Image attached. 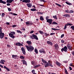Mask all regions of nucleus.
Masks as SVG:
<instances>
[{"instance_id":"58836bf2","label":"nucleus","mask_w":74,"mask_h":74,"mask_svg":"<svg viewBox=\"0 0 74 74\" xmlns=\"http://www.w3.org/2000/svg\"><path fill=\"white\" fill-rule=\"evenodd\" d=\"M40 2H44V3H46L47 1L44 0H39Z\"/></svg>"},{"instance_id":"a19ab883","label":"nucleus","mask_w":74,"mask_h":74,"mask_svg":"<svg viewBox=\"0 0 74 74\" xmlns=\"http://www.w3.org/2000/svg\"><path fill=\"white\" fill-rule=\"evenodd\" d=\"M20 58H21V59H25V57H24V56H20Z\"/></svg>"},{"instance_id":"7c9ffc66","label":"nucleus","mask_w":74,"mask_h":74,"mask_svg":"<svg viewBox=\"0 0 74 74\" xmlns=\"http://www.w3.org/2000/svg\"><path fill=\"white\" fill-rule=\"evenodd\" d=\"M52 25H58V24L55 21L53 22L52 23Z\"/></svg>"},{"instance_id":"c03bdc74","label":"nucleus","mask_w":74,"mask_h":74,"mask_svg":"<svg viewBox=\"0 0 74 74\" xmlns=\"http://www.w3.org/2000/svg\"><path fill=\"white\" fill-rule=\"evenodd\" d=\"M32 72L33 74H36V73H35V71H34V70H33L32 71Z\"/></svg>"},{"instance_id":"de8ad7c7","label":"nucleus","mask_w":74,"mask_h":74,"mask_svg":"<svg viewBox=\"0 0 74 74\" xmlns=\"http://www.w3.org/2000/svg\"><path fill=\"white\" fill-rule=\"evenodd\" d=\"M65 71L66 74H69L68 73V72H67V69H65Z\"/></svg>"},{"instance_id":"72a5a7b5","label":"nucleus","mask_w":74,"mask_h":74,"mask_svg":"<svg viewBox=\"0 0 74 74\" xmlns=\"http://www.w3.org/2000/svg\"><path fill=\"white\" fill-rule=\"evenodd\" d=\"M35 52L36 54H37V53H38V50H37V49H35Z\"/></svg>"},{"instance_id":"a18cd8bd","label":"nucleus","mask_w":74,"mask_h":74,"mask_svg":"<svg viewBox=\"0 0 74 74\" xmlns=\"http://www.w3.org/2000/svg\"><path fill=\"white\" fill-rule=\"evenodd\" d=\"M7 8L9 11H11V9L10 8H9L8 7H7Z\"/></svg>"},{"instance_id":"1a4fd4ad","label":"nucleus","mask_w":74,"mask_h":74,"mask_svg":"<svg viewBox=\"0 0 74 74\" xmlns=\"http://www.w3.org/2000/svg\"><path fill=\"white\" fill-rule=\"evenodd\" d=\"M26 25H30L32 26L33 25L32 21H27L26 22Z\"/></svg>"},{"instance_id":"e2e57ef3","label":"nucleus","mask_w":74,"mask_h":74,"mask_svg":"<svg viewBox=\"0 0 74 74\" xmlns=\"http://www.w3.org/2000/svg\"><path fill=\"white\" fill-rule=\"evenodd\" d=\"M48 18H49V16H47L46 17V20H48Z\"/></svg>"},{"instance_id":"a878e982","label":"nucleus","mask_w":74,"mask_h":74,"mask_svg":"<svg viewBox=\"0 0 74 74\" xmlns=\"http://www.w3.org/2000/svg\"><path fill=\"white\" fill-rule=\"evenodd\" d=\"M16 58H17V55H12V58L13 59H16Z\"/></svg>"},{"instance_id":"5fc2aeb1","label":"nucleus","mask_w":74,"mask_h":74,"mask_svg":"<svg viewBox=\"0 0 74 74\" xmlns=\"http://www.w3.org/2000/svg\"><path fill=\"white\" fill-rule=\"evenodd\" d=\"M71 53L73 56H74V51H72Z\"/></svg>"},{"instance_id":"6e6552de","label":"nucleus","mask_w":74,"mask_h":74,"mask_svg":"<svg viewBox=\"0 0 74 74\" xmlns=\"http://www.w3.org/2000/svg\"><path fill=\"white\" fill-rule=\"evenodd\" d=\"M4 36V33H0V38L1 39L3 38V37Z\"/></svg>"},{"instance_id":"c9c22d12","label":"nucleus","mask_w":74,"mask_h":74,"mask_svg":"<svg viewBox=\"0 0 74 74\" xmlns=\"http://www.w3.org/2000/svg\"><path fill=\"white\" fill-rule=\"evenodd\" d=\"M10 33L13 34V35H15V32H11Z\"/></svg>"},{"instance_id":"7ed1b4c3","label":"nucleus","mask_w":74,"mask_h":74,"mask_svg":"<svg viewBox=\"0 0 74 74\" xmlns=\"http://www.w3.org/2000/svg\"><path fill=\"white\" fill-rule=\"evenodd\" d=\"M67 50H68L67 47V46H65L63 48L61 49V51L62 52H63V51H64L65 52H67Z\"/></svg>"},{"instance_id":"39448f33","label":"nucleus","mask_w":74,"mask_h":74,"mask_svg":"<svg viewBox=\"0 0 74 74\" xmlns=\"http://www.w3.org/2000/svg\"><path fill=\"white\" fill-rule=\"evenodd\" d=\"M73 24L70 23H67V24H65L64 25V30H66L67 29V26H73Z\"/></svg>"},{"instance_id":"5701e85b","label":"nucleus","mask_w":74,"mask_h":74,"mask_svg":"<svg viewBox=\"0 0 74 74\" xmlns=\"http://www.w3.org/2000/svg\"><path fill=\"white\" fill-rule=\"evenodd\" d=\"M21 44V43L19 42H16L15 44V45L16 46H19L20 47V45Z\"/></svg>"},{"instance_id":"bb28decb","label":"nucleus","mask_w":74,"mask_h":74,"mask_svg":"<svg viewBox=\"0 0 74 74\" xmlns=\"http://www.w3.org/2000/svg\"><path fill=\"white\" fill-rule=\"evenodd\" d=\"M4 69H6L7 71H10V69H8V68H7V67H6L5 66H4Z\"/></svg>"},{"instance_id":"6e6d98bb","label":"nucleus","mask_w":74,"mask_h":74,"mask_svg":"<svg viewBox=\"0 0 74 74\" xmlns=\"http://www.w3.org/2000/svg\"><path fill=\"white\" fill-rule=\"evenodd\" d=\"M2 27H0V32H1V33L2 32Z\"/></svg>"},{"instance_id":"f03ea898","label":"nucleus","mask_w":74,"mask_h":74,"mask_svg":"<svg viewBox=\"0 0 74 74\" xmlns=\"http://www.w3.org/2000/svg\"><path fill=\"white\" fill-rule=\"evenodd\" d=\"M31 38H32V40H33V39H35L36 40H38V38L37 37V36L36 35L33 34L32 35V36H30Z\"/></svg>"},{"instance_id":"79ce46f5","label":"nucleus","mask_w":74,"mask_h":74,"mask_svg":"<svg viewBox=\"0 0 74 74\" xmlns=\"http://www.w3.org/2000/svg\"><path fill=\"white\" fill-rule=\"evenodd\" d=\"M35 63V62L34 61H33L32 62V64L33 65V66H34V63Z\"/></svg>"},{"instance_id":"09e8293b","label":"nucleus","mask_w":74,"mask_h":74,"mask_svg":"<svg viewBox=\"0 0 74 74\" xmlns=\"http://www.w3.org/2000/svg\"><path fill=\"white\" fill-rule=\"evenodd\" d=\"M4 15H5V13H2L1 14V16L2 17H4Z\"/></svg>"},{"instance_id":"49530a36","label":"nucleus","mask_w":74,"mask_h":74,"mask_svg":"<svg viewBox=\"0 0 74 74\" xmlns=\"http://www.w3.org/2000/svg\"><path fill=\"white\" fill-rule=\"evenodd\" d=\"M48 64H51V61L50 60H49L48 61Z\"/></svg>"},{"instance_id":"0eeeda50","label":"nucleus","mask_w":74,"mask_h":74,"mask_svg":"<svg viewBox=\"0 0 74 74\" xmlns=\"http://www.w3.org/2000/svg\"><path fill=\"white\" fill-rule=\"evenodd\" d=\"M39 52L40 53H46L44 49H42L41 50H39Z\"/></svg>"},{"instance_id":"0e129e2a","label":"nucleus","mask_w":74,"mask_h":74,"mask_svg":"<svg viewBox=\"0 0 74 74\" xmlns=\"http://www.w3.org/2000/svg\"><path fill=\"white\" fill-rule=\"evenodd\" d=\"M6 25H10V23H8V22H7L6 23Z\"/></svg>"},{"instance_id":"423d86ee","label":"nucleus","mask_w":74,"mask_h":74,"mask_svg":"<svg viewBox=\"0 0 74 74\" xmlns=\"http://www.w3.org/2000/svg\"><path fill=\"white\" fill-rule=\"evenodd\" d=\"M47 22L48 23H49V25H52V19H48L47 20Z\"/></svg>"},{"instance_id":"c85d7f7f","label":"nucleus","mask_w":74,"mask_h":74,"mask_svg":"<svg viewBox=\"0 0 74 74\" xmlns=\"http://www.w3.org/2000/svg\"><path fill=\"white\" fill-rule=\"evenodd\" d=\"M40 19L41 21H44V19L42 16H41L40 17Z\"/></svg>"},{"instance_id":"4468645a","label":"nucleus","mask_w":74,"mask_h":74,"mask_svg":"<svg viewBox=\"0 0 74 74\" xmlns=\"http://www.w3.org/2000/svg\"><path fill=\"white\" fill-rule=\"evenodd\" d=\"M56 64V65L57 66H59V67H60L61 66V64L60 63V62H59L58 61H56L55 62Z\"/></svg>"},{"instance_id":"6ab92c4d","label":"nucleus","mask_w":74,"mask_h":74,"mask_svg":"<svg viewBox=\"0 0 74 74\" xmlns=\"http://www.w3.org/2000/svg\"><path fill=\"white\" fill-rule=\"evenodd\" d=\"M13 1V0H7L6 1L7 3H11Z\"/></svg>"},{"instance_id":"ddd939ff","label":"nucleus","mask_w":74,"mask_h":74,"mask_svg":"<svg viewBox=\"0 0 74 74\" xmlns=\"http://www.w3.org/2000/svg\"><path fill=\"white\" fill-rule=\"evenodd\" d=\"M22 2H23V3H27L30 2V0H23Z\"/></svg>"},{"instance_id":"20e7f679","label":"nucleus","mask_w":74,"mask_h":74,"mask_svg":"<svg viewBox=\"0 0 74 74\" xmlns=\"http://www.w3.org/2000/svg\"><path fill=\"white\" fill-rule=\"evenodd\" d=\"M45 67H48L49 66H51V67H53V65L52 64H49L47 62L44 64Z\"/></svg>"},{"instance_id":"b1692460","label":"nucleus","mask_w":74,"mask_h":74,"mask_svg":"<svg viewBox=\"0 0 74 74\" xmlns=\"http://www.w3.org/2000/svg\"><path fill=\"white\" fill-rule=\"evenodd\" d=\"M65 3L66 4H67L69 5H72V3H69L67 2H65Z\"/></svg>"},{"instance_id":"f704fd0d","label":"nucleus","mask_w":74,"mask_h":74,"mask_svg":"<svg viewBox=\"0 0 74 74\" xmlns=\"http://www.w3.org/2000/svg\"><path fill=\"white\" fill-rule=\"evenodd\" d=\"M44 13L43 12H37V14H38V15H40V14H43Z\"/></svg>"},{"instance_id":"e433bc0d","label":"nucleus","mask_w":74,"mask_h":74,"mask_svg":"<svg viewBox=\"0 0 74 74\" xmlns=\"http://www.w3.org/2000/svg\"><path fill=\"white\" fill-rule=\"evenodd\" d=\"M23 64H25L26 66H27V62L26 61H25L24 62H23Z\"/></svg>"},{"instance_id":"393cba45","label":"nucleus","mask_w":74,"mask_h":74,"mask_svg":"<svg viewBox=\"0 0 74 74\" xmlns=\"http://www.w3.org/2000/svg\"><path fill=\"white\" fill-rule=\"evenodd\" d=\"M27 43L28 45H31V44H32V42L29 40L27 41Z\"/></svg>"},{"instance_id":"c756f323","label":"nucleus","mask_w":74,"mask_h":74,"mask_svg":"<svg viewBox=\"0 0 74 74\" xmlns=\"http://www.w3.org/2000/svg\"><path fill=\"white\" fill-rule=\"evenodd\" d=\"M42 62H43V63H46L47 62V61L44 60L42 59Z\"/></svg>"},{"instance_id":"37998d69","label":"nucleus","mask_w":74,"mask_h":74,"mask_svg":"<svg viewBox=\"0 0 74 74\" xmlns=\"http://www.w3.org/2000/svg\"><path fill=\"white\" fill-rule=\"evenodd\" d=\"M71 28L73 30H74V26H72L71 27Z\"/></svg>"},{"instance_id":"2eb2a0df","label":"nucleus","mask_w":74,"mask_h":74,"mask_svg":"<svg viewBox=\"0 0 74 74\" xmlns=\"http://www.w3.org/2000/svg\"><path fill=\"white\" fill-rule=\"evenodd\" d=\"M26 5H27L28 7H29V8H30L32 6V4L30 3H27L26 4Z\"/></svg>"},{"instance_id":"4c0bfd02","label":"nucleus","mask_w":74,"mask_h":74,"mask_svg":"<svg viewBox=\"0 0 74 74\" xmlns=\"http://www.w3.org/2000/svg\"><path fill=\"white\" fill-rule=\"evenodd\" d=\"M39 32L40 34H44V32H42L41 31H39Z\"/></svg>"},{"instance_id":"338daca9","label":"nucleus","mask_w":74,"mask_h":74,"mask_svg":"<svg viewBox=\"0 0 74 74\" xmlns=\"http://www.w3.org/2000/svg\"><path fill=\"white\" fill-rule=\"evenodd\" d=\"M34 33V31H33V30H32V31H31L30 32V34H32V33Z\"/></svg>"},{"instance_id":"13d9d810","label":"nucleus","mask_w":74,"mask_h":74,"mask_svg":"<svg viewBox=\"0 0 74 74\" xmlns=\"http://www.w3.org/2000/svg\"><path fill=\"white\" fill-rule=\"evenodd\" d=\"M6 5L8 6H10L11 5V4H10V3H8L6 4Z\"/></svg>"},{"instance_id":"bf43d9fd","label":"nucleus","mask_w":74,"mask_h":74,"mask_svg":"<svg viewBox=\"0 0 74 74\" xmlns=\"http://www.w3.org/2000/svg\"><path fill=\"white\" fill-rule=\"evenodd\" d=\"M61 42L62 43H64V40H61Z\"/></svg>"},{"instance_id":"9d476101","label":"nucleus","mask_w":74,"mask_h":74,"mask_svg":"<svg viewBox=\"0 0 74 74\" xmlns=\"http://www.w3.org/2000/svg\"><path fill=\"white\" fill-rule=\"evenodd\" d=\"M21 50L22 51L23 54H24V55H25V54L26 53V51H25V49L24 47H22L21 48Z\"/></svg>"},{"instance_id":"8fccbe9b","label":"nucleus","mask_w":74,"mask_h":74,"mask_svg":"<svg viewBox=\"0 0 74 74\" xmlns=\"http://www.w3.org/2000/svg\"><path fill=\"white\" fill-rule=\"evenodd\" d=\"M74 12V11L72 10H71L69 11V13H73Z\"/></svg>"},{"instance_id":"2f4dec72","label":"nucleus","mask_w":74,"mask_h":74,"mask_svg":"<svg viewBox=\"0 0 74 74\" xmlns=\"http://www.w3.org/2000/svg\"><path fill=\"white\" fill-rule=\"evenodd\" d=\"M55 4H56V5H58V7H62V5H61L60 4L57 3H55Z\"/></svg>"},{"instance_id":"4d7b16f0","label":"nucleus","mask_w":74,"mask_h":74,"mask_svg":"<svg viewBox=\"0 0 74 74\" xmlns=\"http://www.w3.org/2000/svg\"><path fill=\"white\" fill-rule=\"evenodd\" d=\"M2 3L3 4H6V2L3 1Z\"/></svg>"},{"instance_id":"f8f14e48","label":"nucleus","mask_w":74,"mask_h":74,"mask_svg":"<svg viewBox=\"0 0 74 74\" xmlns=\"http://www.w3.org/2000/svg\"><path fill=\"white\" fill-rule=\"evenodd\" d=\"M9 35L10 37H11V38H15V36L11 33H9Z\"/></svg>"},{"instance_id":"774afa93","label":"nucleus","mask_w":74,"mask_h":74,"mask_svg":"<svg viewBox=\"0 0 74 74\" xmlns=\"http://www.w3.org/2000/svg\"><path fill=\"white\" fill-rule=\"evenodd\" d=\"M55 34L54 33H51L50 34V35L52 36V35H53L54 34Z\"/></svg>"},{"instance_id":"3c124183","label":"nucleus","mask_w":74,"mask_h":74,"mask_svg":"<svg viewBox=\"0 0 74 74\" xmlns=\"http://www.w3.org/2000/svg\"><path fill=\"white\" fill-rule=\"evenodd\" d=\"M65 12H67V13H70V11L69 10H65Z\"/></svg>"},{"instance_id":"a211bd4d","label":"nucleus","mask_w":74,"mask_h":74,"mask_svg":"<svg viewBox=\"0 0 74 74\" xmlns=\"http://www.w3.org/2000/svg\"><path fill=\"white\" fill-rule=\"evenodd\" d=\"M4 62H5V61L4 60H1V61L0 62V63L3 64H4Z\"/></svg>"},{"instance_id":"f257e3e1","label":"nucleus","mask_w":74,"mask_h":74,"mask_svg":"<svg viewBox=\"0 0 74 74\" xmlns=\"http://www.w3.org/2000/svg\"><path fill=\"white\" fill-rule=\"evenodd\" d=\"M25 47L29 52H32L34 50V47L31 45H30L29 46L25 45Z\"/></svg>"},{"instance_id":"dca6fc26","label":"nucleus","mask_w":74,"mask_h":74,"mask_svg":"<svg viewBox=\"0 0 74 74\" xmlns=\"http://www.w3.org/2000/svg\"><path fill=\"white\" fill-rule=\"evenodd\" d=\"M54 47L56 49H57L59 48V45L58 44H55L54 45Z\"/></svg>"},{"instance_id":"680f3d73","label":"nucleus","mask_w":74,"mask_h":74,"mask_svg":"<svg viewBox=\"0 0 74 74\" xmlns=\"http://www.w3.org/2000/svg\"><path fill=\"white\" fill-rule=\"evenodd\" d=\"M37 5H40V6H42V7H44V5H42L37 4Z\"/></svg>"},{"instance_id":"4be33fe9","label":"nucleus","mask_w":74,"mask_h":74,"mask_svg":"<svg viewBox=\"0 0 74 74\" xmlns=\"http://www.w3.org/2000/svg\"><path fill=\"white\" fill-rule=\"evenodd\" d=\"M40 66H41V65L38 64V65L34 66L33 67L34 69H36V68H37V67H40Z\"/></svg>"},{"instance_id":"9b49d317","label":"nucleus","mask_w":74,"mask_h":74,"mask_svg":"<svg viewBox=\"0 0 74 74\" xmlns=\"http://www.w3.org/2000/svg\"><path fill=\"white\" fill-rule=\"evenodd\" d=\"M47 44L50 45L51 46H52V45H53V43H52V42L51 41H47Z\"/></svg>"},{"instance_id":"052dcab7","label":"nucleus","mask_w":74,"mask_h":74,"mask_svg":"<svg viewBox=\"0 0 74 74\" xmlns=\"http://www.w3.org/2000/svg\"><path fill=\"white\" fill-rule=\"evenodd\" d=\"M64 36V34H62L61 36V38H63V37Z\"/></svg>"},{"instance_id":"ea45409f","label":"nucleus","mask_w":74,"mask_h":74,"mask_svg":"<svg viewBox=\"0 0 74 74\" xmlns=\"http://www.w3.org/2000/svg\"><path fill=\"white\" fill-rule=\"evenodd\" d=\"M16 32H17V33H21V34H22V32L21 31L19 30H17Z\"/></svg>"},{"instance_id":"412c9836","label":"nucleus","mask_w":74,"mask_h":74,"mask_svg":"<svg viewBox=\"0 0 74 74\" xmlns=\"http://www.w3.org/2000/svg\"><path fill=\"white\" fill-rule=\"evenodd\" d=\"M67 47L68 49H70V48H72V46L70 44H68L67 45Z\"/></svg>"},{"instance_id":"aec40b11","label":"nucleus","mask_w":74,"mask_h":74,"mask_svg":"<svg viewBox=\"0 0 74 74\" xmlns=\"http://www.w3.org/2000/svg\"><path fill=\"white\" fill-rule=\"evenodd\" d=\"M9 14H11L12 15H14L15 16H16L18 15V14L16 13H13L12 12H10Z\"/></svg>"},{"instance_id":"473e14b6","label":"nucleus","mask_w":74,"mask_h":74,"mask_svg":"<svg viewBox=\"0 0 74 74\" xmlns=\"http://www.w3.org/2000/svg\"><path fill=\"white\" fill-rule=\"evenodd\" d=\"M30 10L32 11H36V9L33 8L31 9Z\"/></svg>"},{"instance_id":"cd10ccee","label":"nucleus","mask_w":74,"mask_h":74,"mask_svg":"<svg viewBox=\"0 0 74 74\" xmlns=\"http://www.w3.org/2000/svg\"><path fill=\"white\" fill-rule=\"evenodd\" d=\"M53 18H54L55 19H58V18H57V16L56 15L53 16Z\"/></svg>"},{"instance_id":"f3484780","label":"nucleus","mask_w":74,"mask_h":74,"mask_svg":"<svg viewBox=\"0 0 74 74\" xmlns=\"http://www.w3.org/2000/svg\"><path fill=\"white\" fill-rule=\"evenodd\" d=\"M66 18H70V16L69 14H66L63 15Z\"/></svg>"},{"instance_id":"603ef678","label":"nucleus","mask_w":74,"mask_h":74,"mask_svg":"<svg viewBox=\"0 0 74 74\" xmlns=\"http://www.w3.org/2000/svg\"><path fill=\"white\" fill-rule=\"evenodd\" d=\"M73 63H71L69 64V66H72V67H73Z\"/></svg>"},{"instance_id":"69168bd1","label":"nucleus","mask_w":74,"mask_h":74,"mask_svg":"<svg viewBox=\"0 0 74 74\" xmlns=\"http://www.w3.org/2000/svg\"><path fill=\"white\" fill-rule=\"evenodd\" d=\"M69 68L70 69V70H72V68L71 66H69Z\"/></svg>"},{"instance_id":"864d4df0","label":"nucleus","mask_w":74,"mask_h":74,"mask_svg":"<svg viewBox=\"0 0 74 74\" xmlns=\"http://www.w3.org/2000/svg\"><path fill=\"white\" fill-rule=\"evenodd\" d=\"M17 25H12V27H16Z\"/></svg>"}]
</instances>
